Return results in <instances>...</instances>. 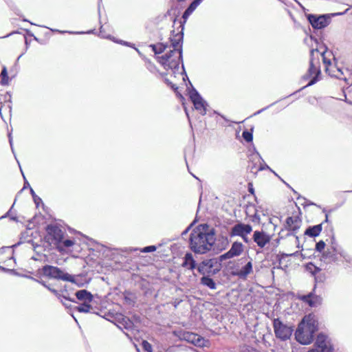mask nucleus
Listing matches in <instances>:
<instances>
[{"label":"nucleus","instance_id":"4be33fe9","mask_svg":"<svg viewBox=\"0 0 352 352\" xmlns=\"http://www.w3.org/2000/svg\"><path fill=\"white\" fill-rule=\"evenodd\" d=\"M252 272V261L248 262L242 268L239 270L234 272L233 275L237 276L241 278H245L248 274Z\"/></svg>","mask_w":352,"mask_h":352},{"label":"nucleus","instance_id":"f257e3e1","mask_svg":"<svg viewBox=\"0 0 352 352\" xmlns=\"http://www.w3.org/2000/svg\"><path fill=\"white\" fill-rule=\"evenodd\" d=\"M184 25H182V30L175 36V38L170 39L173 50L166 52L165 54L158 57V62L164 67L165 69H171L174 73L179 71V64L182 63V74L186 77L184 65L183 64V50L182 43L184 39Z\"/></svg>","mask_w":352,"mask_h":352},{"label":"nucleus","instance_id":"e2e57ef3","mask_svg":"<svg viewBox=\"0 0 352 352\" xmlns=\"http://www.w3.org/2000/svg\"><path fill=\"white\" fill-rule=\"evenodd\" d=\"M9 143H10V144L11 149H12V153H14V148H13V146H12V137H11V135H9Z\"/></svg>","mask_w":352,"mask_h":352},{"label":"nucleus","instance_id":"c9c22d12","mask_svg":"<svg viewBox=\"0 0 352 352\" xmlns=\"http://www.w3.org/2000/svg\"><path fill=\"white\" fill-rule=\"evenodd\" d=\"M202 1L203 0H193L187 7V9L193 12Z\"/></svg>","mask_w":352,"mask_h":352},{"label":"nucleus","instance_id":"a878e982","mask_svg":"<svg viewBox=\"0 0 352 352\" xmlns=\"http://www.w3.org/2000/svg\"><path fill=\"white\" fill-rule=\"evenodd\" d=\"M200 283L201 285L208 287L211 289H215L217 287V285L214 280L208 276H203L200 279Z\"/></svg>","mask_w":352,"mask_h":352},{"label":"nucleus","instance_id":"13d9d810","mask_svg":"<svg viewBox=\"0 0 352 352\" xmlns=\"http://www.w3.org/2000/svg\"><path fill=\"white\" fill-rule=\"evenodd\" d=\"M8 75V71L6 66H3L1 72V77H7Z\"/></svg>","mask_w":352,"mask_h":352},{"label":"nucleus","instance_id":"6e6d98bb","mask_svg":"<svg viewBox=\"0 0 352 352\" xmlns=\"http://www.w3.org/2000/svg\"><path fill=\"white\" fill-rule=\"evenodd\" d=\"M274 104H275V102H274V103L271 104L270 105H269V106H267V107H264V108H263V109H260V110L257 111L256 112H255V113L253 114V116H256V115L260 114L261 112L264 111L265 110H266L267 109H268L270 107H271V106L274 105Z\"/></svg>","mask_w":352,"mask_h":352},{"label":"nucleus","instance_id":"37998d69","mask_svg":"<svg viewBox=\"0 0 352 352\" xmlns=\"http://www.w3.org/2000/svg\"><path fill=\"white\" fill-rule=\"evenodd\" d=\"M142 346L143 349L146 352H152V346L151 344L146 340L142 341Z\"/></svg>","mask_w":352,"mask_h":352},{"label":"nucleus","instance_id":"5701e85b","mask_svg":"<svg viewBox=\"0 0 352 352\" xmlns=\"http://www.w3.org/2000/svg\"><path fill=\"white\" fill-rule=\"evenodd\" d=\"M75 296L79 300L91 302L94 299L92 294L87 289H80L75 293Z\"/></svg>","mask_w":352,"mask_h":352},{"label":"nucleus","instance_id":"4468645a","mask_svg":"<svg viewBox=\"0 0 352 352\" xmlns=\"http://www.w3.org/2000/svg\"><path fill=\"white\" fill-rule=\"evenodd\" d=\"M252 231V227L250 224L239 222L231 228L230 232V237L243 236V234H249Z\"/></svg>","mask_w":352,"mask_h":352},{"label":"nucleus","instance_id":"680f3d73","mask_svg":"<svg viewBox=\"0 0 352 352\" xmlns=\"http://www.w3.org/2000/svg\"><path fill=\"white\" fill-rule=\"evenodd\" d=\"M58 299L60 300V302L63 303V305L65 307H67V308L70 307V306H71V305H70V304H69V303H67V302H64V301L63 300V299H65L63 297H61L60 298H58Z\"/></svg>","mask_w":352,"mask_h":352},{"label":"nucleus","instance_id":"69168bd1","mask_svg":"<svg viewBox=\"0 0 352 352\" xmlns=\"http://www.w3.org/2000/svg\"><path fill=\"white\" fill-rule=\"evenodd\" d=\"M333 211V210H327L326 208H323L322 209V212L324 213V214L326 215L327 213H328V214L331 212Z\"/></svg>","mask_w":352,"mask_h":352},{"label":"nucleus","instance_id":"39448f33","mask_svg":"<svg viewBox=\"0 0 352 352\" xmlns=\"http://www.w3.org/2000/svg\"><path fill=\"white\" fill-rule=\"evenodd\" d=\"M38 272L43 276L51 279L62 280L73 283H76L75 277L67 272H65L58 267L45 265Z\"/></svg>","mask_w":352,"mask_h":352},{"label":"nucleus","instance_id":"7c9ffc66","mask_svg":"<svg viewBox=\"0 0 352 352\" xmlns=\"http://www.w3.org/2000/svg\"><path fill=\"white\" fill-rule=\"evenodd\" d=\"M242 137L247 142H252L253 140V129L250 131L245 130L242 133Z\"/></svg>","mask_w":352,"mask_h":352},{"label":"nucleus","instance_id":"8fccbe9b","mask_svg":"<svg viewBox=\"0 0 352 352\" xmlns=\"http://www.w3.org/2000/svg\"><path fill=\"white\" fill-rule=\"evenodd\" d=\"M164 81H165L166 84L168 86L170 87L173 90H177V85L173 84L172 82H170V80H168V78H165Z\"/></svg>","mask_w":352,"mask_h":352},{"label":"nucleus","instance_id":"6ab92c4d","mask_svg":"<svg viewBox=\"0 0 352 352\" xmlns=\"http://www.w3.org/2000/svg\"><path fill=\"white\" fill-rule=\"evenodd\" d=\"M331 244L333 252L338 254L346 263L352 266V256L343 249L337 248V244L336 243V239L333 235L331 236Z\"/></svg>","mask_w":352,"mask_h":352},{"label":"nucleus","instance_id":"09e8293b","mask_svg":"<svg viewBox=\"0 0 352 352\" xmlns=\"http://www.w3.org/2000/svg\"><path fill=\"white\" fill-rule=\"evenodd\" d=\"M332 246L330 249H328L325 252L323 253V257L324 258H331V255L333 254Z\"/></svg>","mask_w":352,"mask_h":352},{"label":"nucleus","instance_id":"b1692460","mask_svg":"<svg viewBox=\"0 0 352 352\" xmlns=\"http://www.w3.org/2000/svg\"><path fill=\"white\" fill-rule=\"evenodd\" d=\"M323 223L318 225L309 226L305 231L304 234L309 236V237L318 236L322 229Z\"/></svg>","mask_w":352,"mask_h":352},{"label":"nucleus","instance_id":"ea45409f","mask_svg":"<svg viewBox=\"0 0 352 352\" xmlns=\"http://www.w3.org/2000/svg\"><path fill=\"white\" fill-rule=\"evenodd\" d=\"M50 30L52 32H58L60 34L68 33L69 34H84L85 33L84 32L64 31V30H57V29H50Z\"/></svg>","mask_w":352,"mask_h":352},{"label":"nucleus","instance_id":"c756f323","mask_svg":"<svg viewBox=\"0 0 352 352\" xmlns=\"http://www.w3.org/2000/svg\"><path fill=\"white\" fill-rule=\"evenodd\" d=\"M150 47H151L155 54H160L166 50V46L162 43H159L158 45L151 44L150 45Z\"/></svg>","mask_w":352,"mask_h":352},{"label":"nucleus","instance_id":"0e129e2a","mask_svg":"<svg viewBox=\"0 0 352 352\" xmlns=\"http://www.w3.org/2000/svg\"><path fill=\"white\" fill-rule=\"evenodd\" d=\"M23 178L25 179V183H24V186H23V188H25L27 187H29L30 188H31L30 186V184L28 183V182L25 179V176L23 175Z\"/></svg>","mask_w":352,"mask_h":352},{"label":"nucleus","instance_id":"3c124183","mask_svg":"<svg viewBox=\"0 0 352 352\" xmlns=\"http://www.w3.org/2000/svg\"><path fill=\"white\" fill-rule=\"evenodd\" d=\"M261 220L260 216L258 214L257 211L252 216V221L254 223H259Z\"/></svg>","mask_w":352,"mask_h":352},{"label":"nucleus","instance_id":"a18cd8bd","mask_svg":"<svg viewBox=\"0 0 352 352\" xmlns=\"http://www.w3.org/2000/svg\"><path fill=\"white\" fill-rule=\"evenodd\" d=\"M157 250V247L155 245H148L143 248L141 250L142 252L144 253H148V252H155Z\"/></svg>","mask_w":352,"mask_h":352},{"label":"nucleus","instance_id":"de8ad7c7","mask_svg":"<svg viewBox=\"0 0 352 352\" xmlns=\"http://www.w3.org/2000/svg\"><path fill=\"white\" fill-rule=\"evenodd\" d=\"M0 270L3 271L4 272H9L12 274L18 275V273L15 271L14 269H8V268H6V267H4L0 265Z\"/></svg>","mask_w":352,"mask_h":352},{"label":"nucleus","instance_id":"7ed1b4c3","mask_svg":"<svg viewBox=\"0 0 352 352\" xmlns=\"http://www.w3.org/2000/svg\"><path fill=\"white\" fill-rule=\"evenodd\" d=\"M318 331V322L314 315L305 316L298 324L294 336L296 340L301 344H309Z\"/></svg>","mask_w":352,"mask_h":352},{"label":"nucleus","instance_id":"ddd939ff","mask_svg":"<svg viewBox=\"0 0 352 352\" xmlns=\"http://www.w3.org/2000/svg\"><path fill=\"white\" fill-rule=\"evenodd\" d=\"M113 322L122 331L125 329L127 331H131L135 327L133 321L122 314H116Z\"/></svg>","mask_w":352,"mask_h":352},{"label":"nucleus","instance_id":"338daca9","mask_svg":"<svg viewBox=\"0 0 352 352\" xmlns=\"http://www.w3.org/2000/svg\"><path fill=\"white\" fill-rule=\"evenodd\" d=\"M16 33H19V32L17 31H13V32H10V34H7L6 36H3L2 38H7V37H8L14 34H16Z\"/></svg>","mask_w":352,"mask_h":352},{"label":"nucleus","instance_id":"9b49d317","mask_svg":"<svg viewBox=\"0 0 352 352\" xmlns=\"http://www.w3.org/2000/svg\"><path fill=\"white\" fill-rule=\"evenodd\" d=\"M189 96L195 109L199 111L201 115H205L208 103L204 100L199 93L195 88H192L189 93Z\"/></svg>","mask_w":352,"mask_h":352},{"label":"nucleus","instance_id":"1a4fd4ad","mask_svg":"<svg viewBox=\"0 0 352 352\" xmlns=\"http://www.w3.org/2000/svg\"><path fill=\"white\" fill-rule=\"evenodd\" d=\"M176 336L179 340H185L198 347L205 346L207 342L201 336L190 331H179L176 333Z\"/></svg>","mask_w":352,"mask_h":352},{"label":"nucleus","instance_id":"774afa93","mask_svg":"<svg viewBox=\"0 0 352 352\" xmlns=\"http://www.w3.org/2000/svg\"><path fill=\"white\" fill-rule=\"evenodd\" d=\"M328 222H329V215H328V213H327L326 216H325V219L322 223H328Z\"/></svg>","mask_w":352,"mask_h":352},{"label":"nucleus","instance_id":"79ce46f5","mask_svg":"<svg viewBox=\"0 0 352 352\" xmlns=\"http://www.w3.org/2000/svg\"><path fill=\"white\" fill-rule=\"evenodd\" d=\"M297 199L298 200H300V199H302L304 201L303 203H302L301 204L302 206H304L305 207L306 206H317L316 204H315L314 203L311 202V201L305 199V197H301L300 195H298V197H297Z\"/></svg>","mask_w":352,"mask_h":352},{"label":"nucleus","instance_id":"58836bf2","mask_svg":"<svg viewBox=\"0 0 352 352\" xmlns=\"http://www.w3.org/2000/svg\"><path fill=\"white\" fill-rule=\"evenodd\" d=\"M234 256L232 254V253L230 252V251L228 250L227 252L220 255L218 258H219V261L220 262H222V261H223L225 260L230 259V258H232Z\"/></svg>","mask_w":352,"mask_h":352},{"label":"nucleus","instance_id":"603ef678","mask_svg":"<svg viewBox=\"0 0 352 352\" xmlns=\"http://www.w3.org/2000/svg\"><path fill=\"white\" fill-rule=\"evenodd\" d=\"M118 43H121V44H122V45H126V46H129V47H133L134 49H135V50H136V51H137V52H139L138 49H137V48H135V47H134V44H132V43H129V42H127V41H120Z\"/></svg>","mask_w":352,"mask_h":352},{"label":"nucleus","instance_id":"412c9836","mask_svg":"<svg viewBox=\"0 0 352 352\" xmlns=\"http://www.w3.org/2000/svg\"><path fill=\"white\" fill-rule=\"evenodd\" d=\"M24 276L28 278H30L34 281L39 283L40 284L43 285L45 287H46L48 290H50L52 293H53L58 298H60L61 297H63L65 298V300L67 301L74 302H76L74 299H72L69 297L65 296L64 295H61L57 290L52 289L49 285H46L45 282H44L43 280H37L35 278L30 276L24 275Z\"/></svg>","mask_w":352,"mask_h":352},{"label":"nucleus","instance_id":"0eeeda50","mask_svg":"<svg viewBox=\"0 0 352 352\" xmlns=\"http://www.w3.org/2000/svg\"><path fill=\"white\" fill-rule=\"evenodd\" d=\"M273 328L276 338L283 342L289 340L294 331L293 325L285 324L278 318L274 319Z\"/></svg>","mask_w":352,"mask_h":352},{"label":"nucleus","instance_id":"e433bc0d","mask_svg":"<svg viewBox=\"0 0 352 352\" xmlns=\"http://www.w3.org/2000/svg\"><path fill=\"white\" fill-rule=\"evenodd\" d=\"M327 52V47H325V50L321 53V56L322 57L323 63L325 65V68L327 67H331V60L327 58L325 56V54Z\"/></svg>","mask_w":352,"mask_h":352},{"label":"nucleus","instance_id":"864d4df0","mask_svg":"<svg viewBox=\"0 0 352 352\" xmlns=\"http://www.w3.org/2000/svg\"><path fill=\"white\" fill-rule=\"evenodd\" d=\"M9 84V77H1V85L3 86L8 85Z\"/></svg>","mask_w":352,"mask_h":352},{"label":"nucleus","instance_id":"052dcab7","mask_svg":"<svg viewBox=\"0 0 352 352\" xmlns=\"http://www.w3.org/2000/svg\"><path fill=\"white\" fill-rule=\"evenodd\" d=\"M243 241L246 243H249L250 242V239L248 237V234H243V236H241Z\"/></svg>","mask_w":352,"mask_h":352},{"label":"nucleus","instance_id":"2eb2a0df","mask_svg":"<svg viewBox=\"0 0 352 352\" xmlns=\"http://www.w3.org/2000/svg\"><path fill=\"white\" fill-rule=\"evenodd\" d=\"M316 288V285H315L312 292L306 295H301L298 298L307 303L309 307H317L322 303V299L320 296L315 294Z\"/></svg>","mask_w":352,"mask_h":352},{"label":"nucleus","instance_id":"cd10ccee","mask_svg":"<svg viewBox=\"0 0 352 352\" xmlns=\"http://www.w3.org/2000/svg\"><path fill=\"white\" fill-rule=\"evenodd\" d=\"M75 309L80 313H89L93 309L92 306L88 302H84L78 307H76Z\"/></svg>","mask_w":352,"mask_h":352},{"label":"nucleus","instance_id":"bf43d9fd","mask_svg":"<svg viewBox=\"0 0 352 352\" xmlns=\"http://www.w3.org/2000/svg\"><path fill=\"white\" fill-rule=\"evenodd\" d=\"M333 252V254L331 255V258L329 260L333 262H336L338 259L337 257L338 254L336 252Z\"/></svg>","mask_w":352,"mask_h":352},{"label":"nucleus","instance_id":"4c0bfd02","mask_svg":"<svg viewBox=\"0 0 352 352\" xmlns=\"http://www.w3.org/2000/svg\"><path fill=\"white\" fill-rule=\"evenodd\" d=\"M30 193L32 196L34 202L37 207L38 206L39 204H43L42 199L38 195H36L35 192L32 188H30Z\"/></svg>","mask_w":352,"mask_h":352},{"label":"nucleus","instance_id":"5fc2aeb1","mask_svg":"<svg viewBox=\"0 0 352 352\" xmlns=\"http://www.w3.org/2000/svg\"><path fill=\"white\" fill-rule=\"evenodd\" d=\"M195 223V221H193L192 223H190L182 233V235L184 236V235H186L188 232L189 230L191 229V228L192 227V226L194 225Z\"/></svg>","mask_w":352,"mask_h":352},{"label":"nucleus","instance_id":"423d86ee","mask_svg":"<svg viewBox=\"0 0 352 352\" xmlns=\"http://www.w3.org/2000/svg\"><path fill=\"white\" fill-rule=\"evenodd\" d=\"M343 14L342 12H336L331 14H309L307 15V19L314 29H323L328 26L331 23L333 16Z\"/></svg>","mask_w":352,"mask_h":352},{"label":"nucleus","instance_id":"a19ab883","mask_svg":"<svg viewBox=\"0 0 352 352\" xmlns=\"http://www.w3.org/2000/svg\"><path fill=\"white\" fill-rule=\"evenodd\" d=\"M325 243L323 241H319L316 243V250L318 252H322L325 248Z\"/></svg>","mask_w":352,"mask_h":352},{"label":"nucleus","instance_id":"49530a36","mask_svg":"<svg viewBox=\"0 0 352 352\" xmlns=\"http://www.w3.org/2000/svg\"><path fill=\"white\" fill-rule=\"evenodd\" d=\"M325 280V275L324 274H319V275H316L314 276V280H315V283H323ZM316 285V284H315Z\"/></svg>","mask_w":352,"mask_h":352},{"label":"nucleus","instance_id":"20e7f679","mask_svg":"<svg viewBox=\"0 0 352 352\" xmlns=\"http://www.w3.org/2000/svg\"><path fill=\"white\" fill-rule=\"evenodd\" d=\"M318 52V49H312L310 50V60H309V67L308 69L307 73L304 76L305 79H308L311 78V80L308 82V84L303 87L302 88L298 90L296 92L300 91V90L311 86L316 84L319 80V76L321 74L320 67V62L319 58H314V53Z\"/></svg>","mask_w":352,"mask_h":352},{"label":"nucleus","instance_id":"473e14b6","mask_svg":"<svg viewBox=\"0 0 352 352\" xmlns=\"http://www.w3.org/2000/svg\"><path fill=\"white\" fill-rule=\"evenodd\" d=\"M21 243L19 242L12 246H3L0 248V256L5 254L6 252H10V253L14 252V248L19 245Z\"/></svg>","mask_w":352,"mask_h":352},{"label":"nucleus","instance_id":"f704fd0d","mask_svg":"<svg viewBox=\"0 0 352 352\" xmlns=\"http://www.w3.org/2000/svg\"><path fill=\"white\" fill-rule=\"evenodd\" d=\"M254 151L256 153V155L258 156V157L262 160V162H263L262 164H261L259 168H258V170H265V169H269L271 171H272V170L265 163V162L262 159L260 153L256 151L255 147H254Z\"/></svg>","mask_w":352,"mask_h":352},{"label":"nucleus","instance_id":"a211bd4d","mask_svg":"<svg viewBox=\"0 0 352 352\" xmlns=\"http://www.w3.org/2000/svg\"><path fill=\"white\" fill-rule=\"evenodd\" d=\"M302 224L301 219L298 217H289L286 219V228L294 233L292 235H294L295 233L299 230Z\"/></svg>","mask_w":352,"mask_h":352},{"label":"nucleus","instance_id":"f8f14e48","mask_svg":"<svg viewBox=\"0 0 352 352\" xmlns=\"http://www.w3.org/2000/svg\"><path fill=\"white\" fill-rule=\"evenodd\" d=\"M215 263L216 261L214 259H206L197 265V270L203 276H206V274L214 275L219 271V269H213Z\"/></svg>","mask_w":352,"mask_h":352},{"label":"nucleus","instance_id":"393cba45","mask_svg":"<svg viewBox=\"0 0 352 352\" xmlns=\"http://www.w3.org/2000/svg\"><path fill=\"white\" fill-rule=\"evenodd\" d=\"M234 257L239 256L243 251V245L241 242L235 241L229 250Z\"/></svg>","mask_w":352,"mask_h":352},{"label":"nucleus","instance_id":"4d7b16f0","mask_svg":"<svg viewBox=\"0 0 352 352\" xmlns=\"http://www.w3.org/2000/svg\"><path fill=\"white\" fill-rule=\"evenodd\" d=\"M124 300L129 305L134 304V301L129 296H126V295L124 296Z\"/></svg>","mask_w":352,"mask_h":352},{"label":"nucleus","instance_id":"dca6fc26","mask_svg":"<svg viewBox=\"0 0 352 352\" xmlns=\"http://www.w3.org/2000/svg\"><path fill=\"white\" fill-rule=\"evenodd\" d=\"M253 241L261 248H264L271 240V236L263 231L256 230L253 234Z\"/></svg>","mask_w":352,"mask_h":352},{"label":"nucleus","instance_id":"6e6552de","mask_svg":"<svg viewBox=\"0 0 352 352\" xmlns=\"http://www.w3.org/2000/svg\"><path fill=\"white\" fill-rule=\"evenodd\" d=\"M47 236L46 239L50 244L56 245L61 242L64 237V232L57 225L49 224L46 227Z\"/></svg>","mask_w":352,"mask_h":352},{"label":"nucleus","instance_id":"aec40b11","mask_svg":"<svg viewBox=\"0 0 352 352\" xmlns=\"http://www.w3.org/2000/svg\"><path fill=\"white\" fill-rule=\"evenodd\" d=\"M182 266L190 270H194L197 267V263L193 258L192 253L186 252L183 258Z\"/></svg>","mask_w":352,"mask_h":352},{"label":"nucleus","instance_id":"2f4dec72","mask_svg":"<svg viewBox=\"0 0 352 352\" xmlns=\"http://www.w3.org/2000/svg\"><path fill=\"white\" fill-rule=\"evenodd\" d=\"M2 103L3 102L1 101V99L0 98V115L1 116H2L1 115V109H2ZM3 103H8V107L10 109L11 107H10V103H11V95L10 94L9 92H7L4 96H3Z\"/></svg>","mask_w":352,"mask_h":352},{"label":"nucleus","instance_id":"f3484780","mask_svg":"<svg viewBox=\"0 0 352 352\" xmlns=\"http://www.w3.org/2000/svg\"><path fill=\"white\" fill-rule=\"evenodd\" d=\"M325 71L329 74V76L332 77H335L340 80H344L346 82H347V84H352V82H348L349 80L346 76L345 72L340 67H338L336 65H331V67H327V68H325Z\"/></svg>","mask_w":352,"mask_h":352},{"label":"nucleus","instance_id":"bb28decb","mask_svg":"<svg viewBox=\"0 0 352 352\" xmlns=\"http://www.w3.org/2000/svg\"><path fill=\"white\" fill-rule=\"evenodd\" d=\"M74 244L73 240L70 239H62L61 242L59 244H57L56 246L59 251H64L65 249L72 247Z\"/></svg>","mask_w":352,"mask_h":352},{"label":"nucleus","instance_id":"72a5a7b5","mask_svg":"<svg viewBox=\"0 0 352 352\" xmlns=\"http://www.w3.org/2000/svg\"><path fill=\"white\" fill-rule=\"evenodd\" d=\"M5 253H7V252H6ZM8 254H9V258L8 259H6V261H3V263L7 265V266H12V263H13L14 265L16 264V260L15 258H14L13 256V253H10V252H8Z\"/></svg>","mask_w":352,"mask_h":352},{"label":"nucleus","instance_id":"c03bdc74","mask_svg":"<svg viewBox=\"0 0 352 352\" xmlns=\"http://www.w3.org/2000/svg\"><path fill=\"white\" fill-rule=\"evenodd\" d=\"M192 12L189 10L188 9H186L185 11L183 12V14H182V19H184V21L183 23H181L180 24V26L182 27V25L183 24L184 25V23H186V20L188 19V18L190 16V14H192Z\"/></svg>","mask_w":352,"mask_h":352},{"label":"nucleus","instance_id":"c85d7f7f","mask_svg":"<svg viewBox=\"0 0 352 352\" xmlns=\"http://www.w3.org/2000/svg\"><path fill=\"white\" fill-rule=\"evenodd\" d=\"M306 270L312 276H315L318 273L321 271V269L316 266L312 262H309L305 265Z\"/></svg>","mask_w":352,"mask_h":352},{"label":"nucleus","instance_id":"f03ea898","mask_svg":"<svg viewBox=\"0 0 352 352\" xmlns=\"http://www.w3.org/2000/svg\"><path fill=\"white\" fill-rule=\"evenodd\" d=\"M215 230L207 223L197 226L190 233V249L197 254H205L210 251L215 242Z\"/></svg>","mask_w":352,"mask_h":352},{"label":"nucleus","instance_id":"9d476101","mask_svg":"<svg viewBox=\"0 0 352 352\" xmlns=\"http://www.w3.org/2000/svg\"><path fill=\"white\" fill-rule=\"evenodd\" d=\"M333 346L331 344L328 337L323 334L319 333L316 338V340L314 345V348L307 352H332Z\"/></svg>","mask_w":352,"mask_h":352}]
</instances>
